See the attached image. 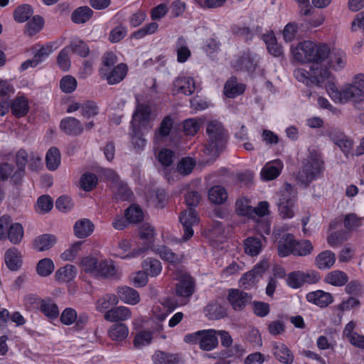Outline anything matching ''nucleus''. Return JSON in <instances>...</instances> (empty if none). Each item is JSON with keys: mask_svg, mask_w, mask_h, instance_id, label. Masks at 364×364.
Wrapping results in <instances>:
<instances>
[{"mask_svg": "<svg viewBox=\"0 0 364 364\" xmlns=\"http://www.w3.org/2000/svg\"><path fill=\"white\" fill-rule=\"evenodd\" d=\"M326 88L329 97L335 102H362L364 100V75L360 73L355 75L352 82L345 85L341 90L330 80L327 82Z\"/></svg>", "mask_w": 364, "mask_h": 364, "instance_id": "nucleus-1", "label": "nucleus"}, {"mask_svg": "<svg viewBox=\"0 0 364 364\" xmlns=\"http://www.w3.org/2000/svg\"><path fill=\"white\" fill-rule=\"evenodd\" d=\"M206 134L208 138L204 152L206 155L216 158L226 148L228 141V132L222 123L213 120L207 124Z\"/></svg>", "mask_w": 364, "mask_h": 364, "instance_id": "nucleus-2", "label": "nucleus"}, {"mask_svg": "<svg viewBox=\"0 0 364 364\" xmlns=\"http://www.w3.org/2000/svg\"><path fill=\"white\" fill-rule=\"evenodd\" d=\"M117 55L112 52H107L102 57L99 75L109 85H116L122 82L128 72L127 64L121 63L117 65Z\"/></svg>", "mask_w": 364, "mask_h": 364, "instance_id": "nucleus-3", "label": "nucleus"}, {"mask_svg": "<svg viewBox=\"0 0 364 364\" xmlns=\"http://www.w3.org/2000/svg\"><path fill=\"white\" fill-rule=\"evenodd\" d=\"M201 196L198 191H188L185 196V201L188 207V210H184L179 216V220L183 226V240H188L194 234L193 227L198 225L199 218L197 212L194 209L200 200Z\"/></svg>", "mask_w": 364, "mask_h": 364, "instance_id": "nucleus-4", "label": "nucleus"}, {"mask_svg": "<svg viewBox=\"0 0 364 364\" xmlns=\"http://www.w3.org/2000/svg\"><path fill=\"white\" fill-rule=\"evenodd\" d=\"M323 169L324 162L321 154L315 149L309 150V154L303 161L299 178L302 183L308 184L316 180Z\"/></svg>", "mask_w": 364, "mask_h": 364, "instance_id": "nucleus-5", "label": "nucleus"}, {"mask_svg": "<svg viewBox=\"0 0 364 364\" xmlns=\"http://www.w3.org/2000/svg\"><path fill=\"white\" fill-rule=\"evenodd\" d=\"M294 76L296 79L304 83L306 86L316 85L318 87L331 78V73L326 68L313 67L310 72L303 69L297 68L294 71Z\"/></svg>", "mask_w": 364, "mask_h": 364, "instance_id": "nucleus-6", "label": "nucleus"}, {"mask_svg": "<svg viewBox=\"0 0 364 364\" xmlns=\"http://www.w3.org/2000/svg\"><path fill=\"white\" fill-rule=\"evenodd\" d=\"M296 200V192L289 183H286L280 191L277 202L278 211L282 218H291L294 216L293 208Z\"/></svg>", "mask_w": 364, "mask_h": 364, "instance_id": "nucleus-7", "label": "nucleus"}, {"mask_svg": "<svg viewBox=\"0 0 364 364\" xmlns=\"http://www.w3.org/2000/svg\"><path fill=\"white\" fill-rule=\"evenodd\" d=\"M196 281L189 274H182L175 284V294L184 304H187L196 291Z\"/></svg>", "mask_w": 364, "mask_h": 364, "instance_id": "nucleus-8", "label": "nucleus"}, {"mask_svg": "<svg viewBox=\"0 0 364 364\" xmlns=\"http://www.w3.org/2000/svg\"><path fill=\"white\" fill-rule=\"evenodd\" d=\"M227 299L234 311H241L251 302L252 295L238 289H230Z\"/></svg>", "mask_w": 364, "mask_h": 364, "instance_id": "nucleus-9", "label": "nucleus"}, {"mask_svg": "<svg viewBox=\"0 0 364 364\" xmlns=\"http://www.w3.org/2000/svg\"><path fill=\"white\" fill-rule=\"evenodd\" d=\"M196 88V82L192 77L180 75L173 81L171 93L174 96L178 94L191 95Z\"/></svg>", "mask_w": 364, "mask_h": 364, "instance_id": "nucleus-10", "label": "nucleus"}, {"mask_svg": "<svg viewBox=\"0 0 364 364\" xmlns=\"http://www.w3.org/2000/svg\"><path fill=\"white\" fill-rule=\"evenodd\" d=\"M316 43L311 41L300 42L295 48L292 50L294 58L299 62L305 63H311L315 58L313 55Z\"/></svg>", "mask_w": 364, "mask_h": 364, "instance_id": "nucleus-11", "label": "nucleus"}, {"mask_svg": "<svg viewBox=\"0 0 364 364\" xmlns=\"http://www.w3.org/2000/svg\"><path fill=\"white\" fill-rule=\"evenodd\" d=\"M135 98L136 105L132 115V121L138 122L141 126H145L150 122L151 107L149 102H141L137 95Z\"/></svg>", "mask_w": 364, "mask_h": 364, "instance_id": "nucleus-12", "label": "nucleus"}, {"mask_svg": "<svg viewBox=\"0 0 364 364\" xmlns=\"http://www.w3.org/2000/svg\"><path fill=\"white\" fill-rule=\"evenodd\" d=\"M259 62V57L257 53L247 50L237 59L236 63L241 70L253 73L257 68Z\"/></svg>", "mask_w": 364, "mask_h": 364, "instance_id": "nucleus-13", "label": "nucleus"}, {"mask_svg": "<svg viewBox=\"0 0 364 364\" xmlns=\"http://www.w3.org/2000/svg\"><path fill=\"white\" fill-rule=\"evenodd\" d=\"M60 129L65 134L70 136H79L84 130L80 121L73 117H67L61 119Z\"/></svg>", "mask_w": 364, "mask_h": 364, "instance_id": "nucleus-14", "label": "nucleus"}, {"mask_svg": "<svg viewBox=\"0 0 364 364\" xmlns=\"http://www.w3.org/2000/svg\"><path fill=\"white\" fill-rule=\"evenodd\" d=\"M295 237L291 233H284L277 242V252L281 257L294 255Z\"/></svg>", "mask_w": 364, "mask_h": 364, "instance_id": "nucleus-15", "label": "nucleus"}, {"mask_svg": "<svg viewBox=\"0 0 364 364\" xmlns=\"http://www.w3.org/2000/svg\"><path fill=\"white\" fill-rule=\"evenodd\" d=\"M22 257L21 252L16 247L9 248L4 254L7 268L12 272L18 271L23 265Z\"/></svg>", "mask_w": 364, "mask_h": 364, "instance_id": "nucleus-16", "label": "nucleus"}, {"mask_svg": "<svg viewBox=\"0 0 364 364\" xmlns=\"http://www.w3.org/2000/svg\"><path fill=\"white\" fill-rule=\"evenodd\" d=\"M246 85L238 82L237 78L235 76L230 77L224 85V95L228 98H235L245 92Z\"/></svg>", "mask_w": 364, "mask_h": 364, "instance_id": "nucleus-17", "label": "nucleus"}, {"mask_svg": "<svg viewBox=\"0 0 364 364\" xmlns=\"http://www.w3.org/2000/svg\"><path fill=\"white\" fill-rule=\"evenodd\" d=\"M306 300L321 308H325L333 303V296L322 290L309 292L306 296Z\"/></svg>", "mask_w": 364, "mask_h": 364, "instance_id": "nucleus-18", "label": "nucleus"}, {"mask_svg": "<svg viewBox=\"0 0 364 364\" xmlns=\"http://www.w3.org/2000/svg\"><path fill=\"white\" fill-rule=\"evenodd\" d=\"M28 154L26 150L20 149L16 156V164L18 168L14 171L11 181L14 184L18 185L21 183V178L25 173V167L27 163Z\"/></svg>", "mask_w": 364, "mask_h": 364, "instance_id": "nucleus-19", "label": "nucleus"}, {"mask_svg": "<svg viewBox=\"0 0 364 364\" xmlns=\"http://www.w3.org/2000/svg\"><path fill=\"white\" fill-rule=\"evenodd\" d=\"M153 364H184L182 356L178 353H168L157 350L152 356Z\"/></svg>", "mask_w": 364, "mask_h": 364, "instance_id": "nucleus-20", "label": "nucleus"}, {"mask_svg": "<svg viewBox=\"0 0 364 364\" xmlns=\"http://www.w3.org/2000/svg\"><path fill=\"white\" fill-rule=\"evenodd\" d=\"M202 336L200 340V348L210 351L218 344L217 331L214 329L200 330Z\"/></svg>", "mask_w": 364, "mask_h": 364, "instance_id": "nucleus-21", "label": "nucleus"}, {"mask_svg": "<svg viewBox=\"0 0 364 364\" xmlns=\"http://www.w3.org/2000/svg\"><path fill=\"white\" fill-rule=\"evenodd\" d=\"M272 353L276 359L284 364H291L294 362V355L290 349L283 343H273Z\"/></svg>", "mask_w": 364, "mask_h": 364, "instance_id": "nucleus-22", "label": "nucleus"}, {"mask_svg": "<svg viewBox=\"0 0 364 364\" xmlns=\"http://www.w3.org/2000/svg\"><path fill=\"white\" fill-rule=\"evenodd\" d=\"M117 296L123 302L130 304L136 305L140 301V296L139 292L129 287L122 286L117 289Z\"/></svg>", "mask_w": 364, "mask_h": 364, "instance_id": "nucleus-23", "label": "nucleus"}, {"mask_svg": "<svg viewBox=\"0 0 364 364\" xmlns=\"http://www.w3.org/2000/svg\"><path fill=\"white\" fill-rule=\"evenodd\" d=\"M95 225L92 221L87 218L78 220L73 227L74 235L80 239L90 236L94 231Z\"/></svg>", "mask_w": 364, "mask_h": 364, "instance_id": "nucleus-24", "label": "nucleus"}, {"mask_svg": "<svg viewBox=\"0 0 364 364\" xmlns=\"http://www.w3.org/2000/svg\"><path fill=\"white\" fill-rule=\"evenodd\" d=\"M283 168L280 160H275L267 163L261 171V176L266 181H271L278 177Z\"/></svg>", "mask_w": 364, "mask_h": 364, "instance_id": "nucleus-25", "label": "nucleus"}, {"mask_svg": "<svg viewBox=\"0 0 364 364\" xmlns=\"http://www.w3.org/2000/svg\"><path fill=\"white\" fill-rule=\"evenodd\" d=\"M132 316L130 309L125 306H119L107 310L105 314V319L107 321H121L129 318Z\"/></svg>", "mask_w": 364, "mask_h": 364, "instance_id": "nucleus-26", "label": "nucleus"}, {"mask_svg": "<svg viewBox=\"0 0 364 364\" xmlns=\"http://www.w3.org/2000/svg\"><path fill=\"white\" fill-rule=\"evenodd\" d=\"M323 281L333 287H341L348 283V276L341 270H333L326 274Z\"/></svg>", "mask_w": 364, "mask_h": 364, "instance_id": "nucleus-27", "label": "nucleus"}, {"mask_svg": "<svg viewBox=\"0 0 364 364\" xmlns=\"http://www.w3.org/2000/svg\"><path fill=\"white\" fill-rule=\"evenodd\" d=\"M336 255L331 250L320 252L315 258V264L319 269H329L336 262Z\"/></svg>", "mask_w": 364, "mask_h": 364, "instance_id": "nucleus-28", "label": "nucleus"}, {"mask_svg": "<svg viewBox=\"0 0 364 364\" xmlns=\"http://www.w3.org/2000/svg\"><path fill=\"white\" fill-rule=\"evenodd\" d=\"M262 40L264 41L268 53L274 57H282L284 55L283 47L277 43L273 33L264 34Z\"/></svg>", "mask_w": 364, "mask_h": 364, "instance_id": "nucleus-29", "label": "nucleus"}, {"mask_svg": "<svg viewBox=\"0 0 364 364\" xmlns=\"http://www.w3.org/2000/svg\"><path fill=\"white\" fill-rule=\"evenodd\" d=\"M174 49L177 55V61L180 63L186 62L191 55L187 41L183 36H180L177 38L174 45Z\"/></svg>", "mask_w": 364, "mask_h": 364, "instance_id": "nucleus-30", "label": "nucleus"}, {"mask_svg": "<svg viewBox=\"0 0 364 364\" xmlns=\"http://www.w3.org/2000/svg\"><path fill=\"white\" fill-rule=\"evenodd\" d=\"M56 243V237L52 234H43L33 241V248L38 252L50 249Z\"/></svg>", "mask_w": 364, "mask_h": 364, "instance_id": "nucleus-31", "label": "nucleus"}, {"mask_svg": "<svg viewBox=\"0 0 364 364\" xmlns=\"http://www.w3.org/2000/svg\"><path fill=\"white\" fill-rule=\"evenodd\" d=\"M205 314L210 319L219 320L228 316L225 306L218 302L208 304L205 309Z\"/></svg>", "mask_w": 364, "mask_h": 364, "instance_id": "nucleus-32", "label": "nucleus"}, {"mask_svg": "<svg viewBox=\"0 0 364 364\" xmlns=\"http://www.w3.org/2000/svg\"><path fill=\"white\" fill-rule=\"evenodd\" d=\"M11 109L16 117H24L29 110L28 100L23 96L16 97L11 104Z\"/></svg>", "mask_w": 364, "mask_h": 364, "instance_id": "nucleus-33", "label": "nucleus"}, {"mask_svg": "<svg viewBox=\"0 0 364 364\" xmlns=\"http://www.w3.org/2000/svg\"><path fill=\"white\" fill-rule=\"evenodd\" d=\"M262 247L260 237H248L244 240L245 252L251 257L258 255L262 252Z\"/></svg>", "mask_w": 364, "mask_h": 364, "instance_id": "nucleus-34", "label": "nucleus"}, {"mask_svg": "<svg viewBox=\"0 0 364 364\" xmlns=\"http://www.w3.org/2000/svg\"><path fill=\"white\" fill-rule=\"evenodd\" d=\"M24 236V229L20 223H14L11 224L8 230L6 240L13 245L20 244Z\"/></svg>", "mask_w": 364, "mask_h": 364, "instance_id": "nucleus-35", "label": "nucleus"}, {"mask_svg": "<svg viewBox=\"0 0 364 364\" xmlns=\"http://www.w3.org/2000/svg\"><path fill=\"white\" fill-rule=\"evenodd\" d=\"M39 309L45 316L52 320L57 318L60 314L57 304L50 299H42Z\"/></svg>", "mask_w": 364, "mask_h": 364, "instance_id": "nucleus-36", "label": "nucleus"}, {"mask_svg": "<svg viewBox=\"0 0 364 364\" xmlns=\"http://www.w3.org/2000/svg\"><path fill=\"white\" fill-rule=\"evenodd\" d=\"M33 14V7L30 4H23L14 9L13 17L16 22L22 23L29 20Z\"/></svg>", "mask_w": 364, "mask_h": 364, "instance_id": "nucleus-37", "label": "nucleus"}, {"mask_svg": "<svg viewBox=\"0 0 364 364\" xmlns=\"http://www.w3.org/2000/svg\"><path fill=\"white\" fill-rule=\"evenodd\" d=\"M61 161V155L60 150L55 147H50L46 153V167L49 171L56 170Z\"/></svg>", "mask_w": 364, "mask_h": 364, "instance_id": "nucleus-38", "label": "nucleus"}, {"mask_svg": "<svg viewBox=\"0 0 364 364\" xmlns=\"http://www.w3.org/2000/svg\"><path fill=\"white\" fill-rule=\"evenodd\" d=\"M330 60L329 67L337 71L343 69L346 63V53L341 50H333L328 55Z\"/></svg>", "mask_w": 364, "mask_h": 364, "instance_id": "nucleus-39", "label": "nucleus"}, {"mask_svg": "<svg viewBox=\"0 0 364 364\" xmlns=\"http://www.w3.org/2000/svg\"><path fill=\"white\" fill-rule=\"evenodd\" d=\"M93 15V11L88 6H80L74 10L71 15V20L75 23H85Z\"/></svg>", "mask_w": 364, "mask_h": 364, "instance_id": "nucleus-40", "label": "nucleus"}, {"mask_svg": "<svg viewBox=\"0 0 364 364\" xmlns=\"http://www.w3.org/2000/svg\"><path fill=\"white\" fill-rule=\"evenodd\" d=\"M77 275V268L72 264H66L55 272V279L59 282H68Z\"/></svg>", "mask_w": 364, "mask_h": 364, "instance_id": "nucleus-41", "label": "nucleus"}, {"mask_svg": "<svg viewBox=\"0 0 364 364\" xmlns=\"http://www.w3.org/2000/svg\"><path fill=\"white\" fill-rule=\"evenodd\" d=\"M116 272L117 270L113 262L105 259L99 262L95 275L102 278H109L115 275Z\"/></svg>", "mask_w": 364, "mask_h": 364, "instance_id": "nucleus-42", "label": "nucleus"}, {"mask_svg": "<svg viewBox=\"0 0 364 364\" xmlns=\"http://www.w3.org/2000/svg\"><path fill=\"white\" fill-rule=\"evenodd\" d=\"M128 333V327L125 324L117 323L111 326L108 334L112 340L121 341L127 337Z\"/></svg>", "mask_w": 364, "mask_h": 364, "instance_id": "nucleus-43", "label": "nucleus"}, {"mask_svg": "<svg viewBox=\"0 0 364 364\" xmlns=\"http://www.w3.org/2000/svg\"><path fill=\"white\" fill-rule=\"evenodd\" d=\"M208 197L212 203L220 205L226 201L228 193L223 186H215L209 190Z\"/></svg>", "mask_w": 364, "mask_h": 364, "instance_id": "nucleus-44", "label": "nucleus"}, {"mask_svg": "<svg viewBox=\"0 0 364 364\" xmlns=\"http://www.w3.org/2000/svg\"><path fill=\"white\" fill-rule=\"evenodd\" d=\"M66 48H69V52L72 51L81 58H85L90 53V48L87 44L79 38L73 40Z\"/></svg>", "mask_w": 364, "mask_h": 364, "instance_id": "nucleus-45", "label": "nucleus"}, {"mask_svg": "<svg viewBox=\"0 0 364 364\" xmlns=\"http://www.w3.org/2000/svg\"><path fill=\"white\" fill-rule=\"evenodd\" d=\"M142 267L146 273L151 277L158 276L162 269L161 262L151 257H149L144 261Z\"/></svg>", "mask_w": 364, "mask_h": 364, "instance_id": "nucleus-46", "label": "nucleus"}, {"mask_svg": "<svg viewBox=\"0 0 364 364\" xmlns=\"http://www.w3.org/2000/svg\"><path fill=\"white\" fill-rule=\"evenodd\" d=\"M235 213L240 216L252 218V206L250 200L245 198H240L235 203Z\"/></svg>", "mask_w": 364, "mask_h": 364, "instance_id": "nucleus-47", "label": "nucleus"}, {"mask_svg": "<svg viewBox=\"0 0 364 364\" xmlns=\"http://www.w3.org/2000/svg\"><path fill=\"white\" fill-rule=\"evenodd\" d=\"M117 304L118 296L115 294H107L97 300L96 309L100 312L107 311L110 307Z\"/></svg>", "mask_w": 364, "mask_h": 364, "instance_id": "nucleus-48", "label": "nucleus"}, {"mask_svg": "<svg viewBox=\"0 0 364 364\" xmlns=\"http://www.w3.org/2000/svg\"><path fill=\"white\" fill-rule=\"evenodd\" d=\"M294 255L305 257L311 254L314 250L312 243L309 240H296L295 239Z\"/></svg>", "mask_w": 364, "mask_h": 364, "instance_id": "nucleus-49", "label": "nucleus"}, {"mask_svg": "<svg viewBox=\"0 0 364 364\" xmlns=\"http://www.w3.org/2000/svg\"><path fill=\"white\" fill-rule=\"evenodd\" d=\"M44 26V19L39 15H36L26 24V33L33 36L38 33Z\"/></svg>", "mask_w": 364, "mask_h": 364, "instance_id": "nucleus-50", "label": "nucleus"}, {"mask_svg": "<svg viewBox=\"0 0 364 364\" xmlns=\"http://www.w3.org/2000/svg\"><path fill=\"white\" fill-rule=\"evenodd\" d=\"M124 216L129 222L137 223L142 221L144 213L138 205L132 204L125 210Z\"/></svg>", "mask_w": 364, "mask_h": 364, "instance_id": "nucleus-51", "label": "nucleus"}, {"mask_svg": "<svg viewBox=\"0 0 364 364\" xmlns=\"http://www.w3.org/2000/svg\"><path fill=\"white\" fill-rule=\"evenodd\" d=\"M55 268L53 260L50 258H43L38 261L36 266V272L40 277H46L50 275Z\"/></svg>", "mask_w": 364, "mask_h": 364, "instance_id": "nucleus-52", "label": "nucleus"}, {"mask_svg": "<svg viewBox=\"0 0 364 364\" xmlns=\"http://www.w3.org/2000/svg\"><path fill=\"white\" fill-rule=\"evenodd\" d=\"M363 218L358 217L355 213H348L345 215L343 225L348 232L357 230L363 225Z\"/></svg>", "mask_w": 364, "mask_h": 364, "instance_id": "nucleus-53", "label": "nucleus"}, {"mask_svg": "<svg viewBox=\"0 0 364 364\" xmlns=\"http://www.w3.org/2000/svg\"><path fill=\"white\" fill-rule=\"evenodd\" d=\"M98 178L95 173L86 172L80 178V187L85 191H92L97 184Z\"/></svg>", "mask_w": 364, "mask_h": 364, "instance_id": "nucleus-54", "label": "nucleus"}, {"mask_svg": "<svg viewBox=\"0 0 364 364\" xmlns=\"http://www.w3.org/2000/svg\"><path fill=\"white\" fill-rule=\"evenodd\" d=\"M156 252L159 255L160 257L170 263H179L181 260L179 255L174 253L170 248L166 246H159Z\"/></svg>", "mask_w": 364, "mask_h": 364, "instance_id": "nucleus-55", "label": "nucleus"}, {"mask_svg": "<svg viewBox=\"0 0 364 364\" xmlns=\"http://www.w3.org/2000/svg\"><path fill=\"white\" fill-rule=\"evenodd\" d=\"M153 339V333L149 331H142L136 334L134 339V346L141 348L149 345Z\"/></svg>", "mask_w": 364, "mask_h": 364, "instance_id": "nucleus-56", "label": "nucleus"}, {"mask_svg": "<svg viewBox=\"0 0 364 364\" xmlns=\"http://www.w3.org/2000/svg\"><path fill=\"white\" fill-rule=\"evenodd\" d=\"M159 27V24L156 22H151L148 24H146L142 28L138 29L137 31L133 32L130 38L134 39H141L145 37L146 36L151 35L154 33Z\"/></svg>", "mask_w": 364, "mask_h": 364, "instance_id": "nucleus-57", "label": "nucleus"}, {"mask_svg": "<svg viewBox=\"0 0 364 364\" xmlns=\"http://www.w3.org/2000/svg\"><path fill=\"white\" fill-rule=\"evenodd\" d=\"M230 31L232 35L245 38L246 41H251L253 36L251 29L244 25L234 24L231 26Z\"/></svg>", "mask_w": 364, "mask_h": 364, "instance_id": "nucleus-58", "label": "nucleus"}, {"mask_svg": "<svg viewBox=\"0 0 364 364\" xmlns=\"http://www.w3.org/2000/svg\"><path fill=\"white\" fill-rule=\"evenodd\" d=\"M348 234L346 230H338L331 232L327 237L328 244L332 247H338L348 240Z\"/></svg>", "mask_w": 364, "mask_h": 364, "instance_id": "nucleus-59", "label": "nucleus"}, {"mask_svg": "<svg viewBox=\"0 0 364 364\" xmlns=\"http://www.w3.org/2000/svg\"><path fill=\"white\" fill-rule=\"evenodd\" d=\"M325 18L323 14H314L309 20L305 21L300 24V28L303 31L311 30V28H317L322 25L324 22Z\"/></svg>", "mask_w": 364, "mask_h": 364, "instance_id": "nucleus-60", "label": "nucleus"}, {"mask_svg": "<svg viewBox=\"0 0 364 364\" xmlns=\"http://www.w3.org/2000/svg\"><path fill=\"white\" fill-rule=\"evenodd\" d=\"M313 55H316L315 58L311 63H320L326 60L330 55V48L326 44H316L314 49Z\"/></svg>", "mask_w": 364, "mask_h": 364, "instance_id": "nucleus-61", "label": "nucleus"}, {"mask_svg": "<svg viewBox=\"0 0 364 364\" xmlns=\"http://www.w3.org/2000/svg\"><path fill=\"white\" fill-rule=\"evenodd\" d=\"M196 166V162L191 157L181 159L177 165V171L183 176L190 174Z\"/></svg>", "mask_w": 364, "mask_h": 364, "instance_id": "nucleus-62", "label": "nucleus"}, {"mask_svg": "<svg viewBox=\"0 0 364 364\" xmlns=\"http://www.w3.org/2000/svg\"><path fill=\"white\" fill-rule=\"evenodd\" d=\"M127 28L122 24L115 26L109 33V41L112 43H119L127 36Z\"/></svg>", "mask_w": 364, "mask_h": 364, "instance_id": "nucleus-63", "label": "nucleus"}, {"mask_svg": "<svg viewBox=\"0 0 364 364\" xmlns=\"http://www.w3.org/2000/svg\"><path fill=\"white\" fill-rule=\"evenodd\" d=\"M80 265L86 273L95 274L99 265V262L96 257L87 256L82 259Z\"/></svg>", "mask_w": 364, "mask_h": 364, "instance_id": "nucleus-64", "label": "nucleus"}]
</instances>
